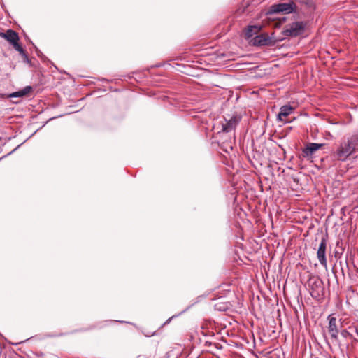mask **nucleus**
Segmentation results:
<instances>
[{"mask_svg": "<svg viewBox=\"0 0 358 358\" xmlns=\"http://www.w3.org/2000/svg\"><path fill=\"white\" fill-rule=\"evenodd\" d=\"M349 329L354 331L358 336V324L349 327Z\"/></svg>", "mask_w": 358, "mask_h": 358, "instance_id": "19", "label": "nucleus"}, {"mask_svg": "<svg viewBox=\"0 0 358 358\" xmlns=\"http://www.w3.org/2000/svg\"><path fill=\"white\" fill-rule=\"evenodd\" d=\"M11 45L15 50L20 52V54L24 51L21 45L19 44L18 41H16L15 43H11Z\"/></svg>", "mask_w": 358, "mask_h": 358, "instance_id": "15", "label": "nucleus"}, {"mask_svg": "<svg viewBox=\"0 0 358 358\" xmlns=\"http://www.w3.org/2000/svg\"><path fill=\"white\" fill-rule=\"evenodd\" d=\"M262 27L260 26L256 25L248 27L245 33V38H249L252 37L254 35L257 34L260 31Z\"/></svg>", "mask_w": 358, "mask_h": 358, "instance_id": "11", "label": "nucleus"}, {"mask_svg": "<svg viewBox=\"0 0 358 358\" xmlns=\"http://www.w3.org/2000/svg\"><path fill=\"white\" fill-rule=\"evenodd\" d=\"M346 141L349 143L350 145H352V148L355 150L358 143V133L352 135Z\"/></svg>", "mask_w": 358, "mask_h": 358, "instance_id": "13", "label": "nucleus"}, {"mask_svg": "<svg viewBox=\"0 0 358 358\" xmlns=\"http://www.w3.org/2000/svg\"><path fill=\"white\" fill-rule=\"evenodd\" d=\"M341 334L344 338H352L354 341H357V340L353 337V335L352 334V333L348 331L347 329L342 330L341 332Z\"/></svg>", "mask_w": 358, "mask_h": 358, "instance_id": "14", "label": "nucleus"}, {"mask_svg": "<svg viewBox=\"0 0 358 358\" xmlns=\"http://www.w3.org/2000/svg\"><path fill=\"white\" fill-rule=\"evenodd\" d=\"M327 319L329 320V326H328L329 333L330 334L331 337L332 338L337 339L338 329L337 328L336 319L335 317L333 316V315H329L328 316Z\"/></svg>", "mask_w": 358, "mask_h": 358, "instance_id": "7", "label": "nucleus"}, {"mask_svg": "<svg viewBox=\"0 0 358 358\" xmlns=\"http://www.w3.org/2000/svg\"><path fill=\"white\" fill-rule=\"evenodd\" d=\"M324 146L322 143H310L306 145V148L303 150V156L306 157H311L312 155L321 148Z\"/></svg>", "mask_w": 358, "mask_h": 358, "instance_id": "8", "label": "nucleus"}, {"mask_svg": "<svg viewBox=\"0 0 358 358\" xmlns=\"http://www.w3.org/2000/svg\"><path fill=\"white\" fill-rule=\"evenodd\" d=\"M282 40V38H275L274 34L268 36L267 34L264 33L255 36L251 41V43L255 46H273L277 42Z\"/></svg>", "mask_w": 358, "mask_h": 358, "instance_id": "2", "label": "nucleus"}, {"mask_svg": "<svg viewBox=\"0 0 358 358\" xmlns=\"http://www.w3.org/2000/svg\"><path fill=\"white\" fill-rule=\"evenodd\" d=\"M21 56L22 57L23 62L27 64H30L31 61L29 59V57L25 51L22 52L21 54Z\"/></svg>", "mask_w": 358, "mask_h": 358, "instance_id": "17", "label": "nucleus"}, {"mask_svg": "<svg viewBox=\"0 0 358 358\" xmlns=\"http://www.w3.org/2000/svg\"><path fill=\"white\" fill-rule=\"evenodd\" d=\"M354 151L352 145H350L346 141H343L341 143L334 156L338 160L345 161Z\"/></svg>", "mask_w": 358, "mask_h": 358, "instance_id": "3", "label": "nucleus"}, {"mask_svg": "<svg viewBox=\"0 0 358 358\" xmlns=\"http://www.w3.org/2000/svg\"><path fill=\"white\" fill-rule=\"evenodd\" d=\"M0 36L8 41L10 44L19 41L18 34L12 29H8L6 32H0Z\"/></svg>", "mask_w": 358, "mask_h": 358, "instance_id": "9", "label": "nucleus"}, {"mask_svg": "<svg viewBox=\"0 0 358 358\" xmlns=\"http://www.w3.org/2000/svg\"><path fill=\"white\" fill-rule=\"evenodd\" d=\"M322 280H316L313 283V286H315L317 288H321L322 289Z\"/></svg>", "mask_w": 358, "mask_h": 358, "instance_id": "18", "label": "nucleus"}, {"mask_svg": "<svg viewBox=\"0 0 358 358\" xmlns=\"http://www.w3.org/2000/svg\"><path fill=\"white\" fill-rule=\"evenodd\" d=\"M306 27L305 22H294L287 24L282 34L285 37H296L303 33Z\"/></svg>", "mask_w": 358, "mask_h": 358, "instance_id": "1", "label": "nucleus"}, {"mask_svg": "<svg viewBox=\"0 0 358 358\" xmlns=\"http://www.w3.org/2000/svg\"><path fill=\"white\" fill-rule=\"evenodd\" d=\"M296 10V5L294 3H280L272 5L268 10L269 14L279 13H292Z\"/></svg>", "mask_w": 358, "mask_h": 358, "instance_id": "4", "label": "nucleus"}, {"mask_svg": "<svg viewBox=\"0 0 358 358\" xmlns=\"http://www.w3.org/2000/svg\"><path fill=\"white\" fill-rule=\"evenodd\" d=\"M294 110V108L292 107H291L290 106H287V105H285V106H283L280 108V113H278V119L281 121L283 120V117H285L287 116H288L291 113L292 111Z\"/></svg>", "mask_w": 358, "mask_h": 358, "instance_id": "10", "label": "nucleus"}, {"mask_svg": "<svg viewBox=\"0 0 358 358\" xmlns=\"http://www.w3.org/2000/svg\"><path fill=\"white\" fill-rule=\"evenodd\" d=\"M227 306L222 303H216L215 305V308L219 311H224L227 309Z\"/></svg>", "mask_w": 358, "mask_h": 358, "instance_id": "16", "label": "nucleus"}, {"mask_svg": "<svg viewBox=\"0 0 358 358\" xmlns=\"http://www.w3.org/2000/svg\"><path fill=\"white\" fill-rule=\"evenodd\" d=\"M170 320H171V318L168 319V320L165 322V324L169 323Z\"/></svg>", "mask_w": 358, "mask_h": 358, "instance_id": "22", "label": "nucleus"}, {"mask_svg": "<svg viewBox=\"0 0 358 358\" xmlns=\"http://www.w3.org/2000/svg\"><path fill=\"white\" fill-rule=\"evenodd\" d=\"M137 358H148L146 355H141L137 357Z\"/></svg>", "mask_w": 358, "mask_h": 358, "instance_id": "20", "label": "nucleus"}, {"mask_svg": "<svg viewBox=\"0 0 358 358\" xmlns=\"http://www.w3.org/2000/svg\"><path fill=\"white\" fill-rule=\"evenodd\" d=\"M240 121V117L232 116L229 120L224 118V121L222 122V131L224 132H230L234 129Z\"/></svg>", "mask_w": 358, "mask_h": 358, "instance_id": "6", "label": "nucleus"}, {"mask_svg": "<svg viewBox=\"0 0 358 358\" xmlns=\"http://www.w3.org/2000/svg\"><path fill=\"white\" fill-rule=\"evenodd\" d=\"M314 293H315V290H313H313H312V292H311V295H312L313 296H314Z\"/></svg>", "mask_w": 358, "mask_h": 358, "instance_id": "21", "label": "nucleus"}, {"mask_svg": "<svg viewBox=\"0 0 358 358\" xmlns=\"http://www.w3.org/2000/svg\"><path fill=\"white\" fill-rule=\"evenodd\" d=\"M32 91V87L31 86H26L22 90H20L17 92L12 93L10 96V97H22L27 95L29 92Z\"/></svg>", "mask_w": 358, "mask_h": 358, "instance_id": "12", "label": "nucleus"}, {"mask_svg": "<svg viewBox=\"0 0 358 358\" xmlns=\"http://www.w3.org/2000/svg\"><path fill=\"white\" fill-rule=\"evenodd\" d=\"M326 248H327V238L323 236L321 239L317 252V257L320 264L324 267H327V262L326 258Z\"/></svg>", "mask_w": 358, "mask_h": 358, "instance_id": "5", "label": "nucleus"}]
</instances>
